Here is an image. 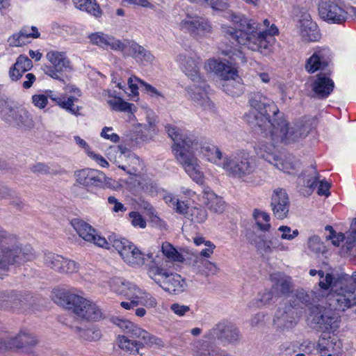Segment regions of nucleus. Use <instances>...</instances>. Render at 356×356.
I'll return each mask as SVG.
<instances>
[{
    "mask_svg": "<svg viewBox=\"0 0 356 356\" xmlns=\"http://www.w3.org/2000/svg\"><path fill=\"white\" fill-rule=\"evenodd\" d=\"M129 336H119L118 338V346L130 354H140V349L143 348V343L140 341L131 340Z\"/></svg>",
    "mask_w": 356,
    "mask_h": 356,
    "instance_id": "a19ab883",
    "label": "nucleus"
},
{
    "mask_svg": "<svg viewBox=\"0 0 356 356\" xmlns=\"http://www.w3.org/2000/svg\"><path fill=\"white\" fill-rule=\"evenodd\" d=\"M309 309L311 311L308 317L309 321H310L312 323L317 325L318 328H320V325L322 324L324 316L327 311L325 309L323 310L316 306L311 308L309 307Z\"/></svg>",
    "mask_w": 356,
    "mask_h": 356,
    "instance_id": "5fc2aeb1",
    "label": "nucleus"
},
{
    "mask_svg": "<svg viewBox=\"0 0 356 356\" xmlns=\"http://www.w3.org/2000/svg\"><path fill=\"white\" fill-rule=\"evenodd\" d=\"M120 48L116 49V51H120L124 56H131L135 60L139 56L140 51L144 49V47L133 40L127 39L120 40Z\"/></svg>",
    "mask_w": 356,
    "mask_h": 356,
    "instance_id": "e433bc0d",
    "label": "nucleus"
},
{
    "mask_svg": "<svg viewBox=\"0 0 356 356\" xmlns=\"http://www.w3.org/2000/svg\"><path fill=\"white\" fill-rule=\"evenodd\" d=\"M356 287L349 284L347 279L334 281L332 289L326 296V302L332 310L343 312L356 305Z\"/></svg>",
    "mask_w": 356,
    "mask_h": 356,
    "instance_id": "6e6552de",
    "label": "nucleus"
},
{
    "mask_svg": "<svg viewBox=\"0 0 356 356\" xmlns=\"http://www.w3.org/2000/svg\"><path fill=\"white\" fill-rule=\"evenodd\" d=\"M198 60L195 54L186 52L180 54L177 58L186 75L197 83L187 88L191 98L203 110L212 111L213 105L207 96V86L199 74Z\"/></svg>",
    "mask_w": 356,
    "mask_h": 356,
    "instance_id": "39448f33",
    "label": "nucleus"
},
{
    "mask_svg": "<svg viewBox=\"0 0 356 356\" xmlns=\"http://www.w3.org/2000/svg\"><path fill=\"white\" fill-rule=\"evenodd\" d=\"M77 101V98L74 96H70L67 99H60V102L58 106L70 113L78 115H79V111L81 107L74 105V102Z\"/></svg>",
    "mask_w": 356,
    "mask_h": 356,
    "instance_id": "603ef678",
    "label": "nucleus"
},
{
    "mask_svg": "<svg viewBox=\"0 0 356 356\" xmlns=\"http://www.w3.org/2000/svg\"><path fill=\"white\" fill-rule=\"evenodd\" d=\"M225 17L238 25L237 28L224 24L221 26L222 31L228 40L264 56L271 52L275 42L274 36L279 34L275 24H270L268 19L259 23L231 11L226 13Z\"/></svg>",
    "mask_w": 356,
    "mask_h": 356,
    "instance_id": "f257e3e1",
    "label": "nucleus"
},
{
    "mask_svg": "<svg viewBox=\"0 0 356 356\" xmlns=\"http://www.w3.org/2000/svg\"><path fill=\"white\" fill-rule=\"evenodd\" d=\"M40 33L37 27L26 26L17 33L13 34L8 42L11 46L20 47L30 42L31 38H38Z\"/></svg>",
    "mask_w": 356,
    "mask_h": 356,
    "instance_id": "c756f323",
    "label": "nucleus"
},
{
    "mask_svg": "<svg viewBox=\"0 0 356 356\" xmlns=\"http://www.w3.org/2000/svg\"><path fill=\"white\" fill-rule=\"evenodd\" d=\"M117 153L121 159H124L126 164L118 167L129 171V173H140L144 168V163L135 154L131 152L129 149L122 146L117 147Z\"/></svg>",
    "mask_w": 356,
    "mask_h": 356,
    "instance_id": "b1692460",
    "label": "nucleus"
},
{
    "mask_svg": "<svg viewBox=\"0 0 356 356\" xmlns=\"http://www.w3.org/2000/svg\"><path fill=\"white\" fill-rule=\"evenodd\" d=\"M115 249L129 266H141L145 263V254L137 246H116Z\"/></svg>",
    "mask_w": 356,
    "mask_h": 356,
    "instance_id": "393cba45",
    "label": "nucleus"
},
{
    "mask_svg": "<svg viewBox=\"0 0 356 356\" xmlns=\"http://www.w3.org/2000/svg\"><path fill=\"white\" fill-rule=\"evenodd\" d=\"M115 324L129 337L139 339L143 348H161L164 346L163 341L159 337L142 329L138 325L127 319H117Z\"/></svg>",
    "mask_w": 356,
    "mask_h": 356,
    "instance_id": "ddd939ff",
    "label": "nucleus"
},
{
    "mask_svg": "<svg viewBox=\"0 0 356 356\" xmlns=\"http://www.w3.org/2000/svg\"><path fill=\"white\" fill-rule=\"evenodd\" d=\"M141 81H143L135 76H131L128 79L129 88L131 90V93H129V95L131 97L133 100L136 101L138 99V85L140 84V86H141Z\"/></svg>",
    "mask_w": 356,
    "mask_h": 356,
    "instance_id": "052dcab7",
    "label": "nucleus"
},
{
    "mask_svg": "<svg viewBox=\"0 0 356 356\" xmlns=\"http://www.w3.org/2000/svg\"><path fill=\"white\" fill-rule=\"evenodd\" d=\"M314 293L313 292L308 293L303 289H298L296 293L297 300L307 307L312 305V302L314 301Z\"/></svg>",
    "mask_w": 356,
    "mask_h": 356,
    "instance_id": "680f3d73",
    "label": "nucleus"
},
{
    "mask_svg": "<svg viewBox=\"0 0 356 356\" xmlns=\"http://www.w3.org/2000/svg\"><path fill=\"white\" fill-rule=\"evenodd\" d=\"M318 175L315 172V175L312 180H308L307 186L311 188L318 186L317 193L319 195H325L328 197L330 195V185L325 180L318 181Z\"/></svg>",
    "mask_w": 356,
    "mask_h": 356,
    "instance_id": "de8ad7c7",
    "label": "nucleus"
},
{
    "mask_svg": "<svg viewBox=\"0 0 356 356\" xmlns=\"http://www.w3.org/2000/svg\"><path fill=\"white\" fill-rule=\"evenodd\" d=\"M184 256L179 252L175 246H161L157 252H149L145 254V265L149 275L156 282L160 280L156 276L165 275L168 272L165 267L168 262H183Z\"/></svg>",
    "mask_w": 356,
    "mask_h": 356,
    "instance_id": "0eeeda50",
    "label": "nucleus"
},
{
    "mask_svg": "<svg viewBox=\"0 0 356 356\" xmlns=\"http://www.w3.org/2000/svg\"><path fill=\"white\" fill-rule=\"evenodd\" d=\"M0 115L6 122L23 130H30L35 126L32 114L25 107L13 106L3 99L0 100Z\"/></svg>",
    "mask_w": 356,
    "mask_h": 356,
    "instance_id": "9b49d317",
    "label": "nucleus"
},
{
    "mask_svg": "<svg viewBox=\"0 0 356 356\" xmlns=\"http://www.w3.org/2000/svg\"><path fill=\"white\" fill-rule=\"evenodd\" d=\"M339 252L343 257L349 258L356 262V246H340Z\"/></svg>",
    "mask_w": 356,
    "mask_h": 356,
    "instance_id": "774afa93",
    "label": "nucleus"
},
{
    "mask_svg": "<svg viewBox=\"0 0 356 356\" xmlns=\"http://www.w3.org/2000/svg\"><path fill=\"white\" fill-rule=\"evenodd\" d=\"M158 284L166 291L172 294H180L186 291L187 284L186 280L177 273L168 272L161 276V280Z\"/></svg>",
    "mask_w": 356,
    "mask_h": 356,
    "instance_id": "5701e85b",
    "label": "nucleus"
},
{
    "mask_svg": "<svg viewBox=\"0 0 356 356\" xmlns=\"http://www.w3.org/2000/svg\"><path fill=\"white\" fill-rule=\"evenodd\" d=\"M90 44L96 45L101 49H111L113 51L120 48V39L103 32H95L90 33L88 37Z\"/></svg>",
    "mask_w": 356,
    "mask_h": 356,
    "instance_id": "cd10ccee",
    "label": "nucleus"
},
{
    "mask_svg": "<svg viewBox=\"0 0 356 356\" xmlns=\"http://www.w3.org/2000/svg\"><path fill=\"white\" fill-rule=\"evenodd\" d=\"M34 257L31 246H0V278L8 270L9 266L14 264H23Z\"/></svg>",
    "mask_w": 356,
    "mask_h": 356,
    "instance_id": "f8f14e48",
    "label": "nucleus"
},
{
    "mask_svg": "<svg viewBox=\"0 0 356 356\" xmlns=\"http://www.w3.org/2000/svg\"><path fill=\"white\" fill-rule=\"evenodd\" d=\"M120 48L116 49V51H120L124 56H131L135 60L139 56L140 51L144 49V47L133 40L127 39L120 40Z\"/></svg>",
    "mask_w": 356,
    "mask_h": 356,
    "instance_id": "58836bf2",
    "label": "nucleus"
},
{
    "mask_svg": "<svg viewBox=\"0 0 356 356\" xmlns=\"http://www.w3.org/2000/svg\"><path fill=\"white\" fill-rule=\"evenodd\" d=\"M52 300L57 305L73 309L74 313L81 319L97 321L102 318V311L95 302L65 289L54 290Z\"/></svg>",
    "mask_w": 356,
    "mask_h": 356,
    "instance_id": "423d86ee",
    "label": "nucleus"
},
{
    "mask_svg": "<svg viewBox=\"0 0 356 356\" xmlns=\"http://www.w3.org/2000/svg\"><path fill=\"white\" fill-rule=\"evenodd\" d=\"M138 187L144 193L154 195L157 193L156 184L147 176L139 177L136 180Z\"/></svg>",
    "mask_w": 356,
    "mask_h": 356,
    "instance_id": "49530a36",
    "label": "nucleus"
},
{
    "mask_svg": "<svg viewBox=\"0 0 356 356\" xmlns=\"http://www.w3.org/2000/svg\"><path fill=\"white\" fill-rule=\"evenodd\" d=\"M57 272L60 273H73L78 271L79 264L74 261L63 257Z\"/></svg>",
    "mask_w": 356,
    "mask_h": 356,
    "instance_id": "6e6d98bb",
    "label": "nucleus"
},
{
    "mask_svg": "<svg viewBox=\"0 0 356 356\" xmlns=\"http://www.w3.org/2000/svg\"><path fill=\"white\" fill-rule=\"evenodd\" d=\"M186 218L194 222H202L207 218V211L201 207H190Z\"/></svg>",
    "mask_w": 356,
    "mask_h": 356,
    "instance_id": "8fccbe9b",
    "label": "nucleus"
},
{
    "mask_svg": "<svg viewBox=\"0 0 356 356\" xmlns=\"http://www.w3.org/2000/svg\"><path fill=\"white\" fill-rule=\"evenodd\" d=\"M336 339L337 338L334 336H332L330 332H323L317 343V349L319 350L320 354H325L326 352H334V346L336 345Z\"/></svg>",
    "mask_w": 356,
    "mask_h": 356,
    "instance_id": "37998d69",
    "label": "nucleus"
},
{
    "mask_svg": "<svg viewBox=\"0 0 356 356\" xmlns=\"http://www.w3.org/2000/svg\"><path fill=\"white\" fill-rule=\"evenodd\" d=\"M104 95L108 97L106 100L108 104L113 111L120 112H131L135 111V106L133 104L124 101L121 97L115 95V91L107 90L104 91Z\"/></svg>",
    "mask_w": 356,
    "mask_h": 356,
    "instance_id": "473e14b6",
    "label": "nucleus"
},
{
    "mask_svg": "<svg viewBox=\"0 0 356 356\" xmlns=\"http://www.w3.org/2000/svg\"><path fill=\"white\" fill-rule=\"evenodd\" d=\"M330 57V50L327 47H317L312 56L307 60L305 68L311 73L327 65Z\"/></svg>",
    "mask_w": 356,
    "mask_h": 356,
    "instance_id": "bb28decb",
    "label": "nucleus"
},
{
    "mask_svg": "<svg viewBox=\"0 0 356 356\" xmlns=\"http://www.w3.org/2000/svg\"><path fill=\"white\" fill-rule=\"evenodd\" d=\"M259 128L263 136L267 140H270L271 142L269 144L266 141L260 142L256 149L257 155L284 172L290 175L296 174L300 166L299 160L291 155L284 156L283 157L280 156L275 152V145L279 143H290L306 136L309 132L308 127L302 122V128L301 130L305 131L304 134L296 137L294 140H291L290 141L282 140L279 142H275L270 138V131L272 128H269L268 127H262Z\"/></svg>",
    "mask_w": 356,
    "mask_h": 356,
    "instance_id": "20e7f679",
    "label": "nucleus"
},
{
    "mask_svg": "<svg viewBox=\"0 0 356 356\" xmlns=\"http://www.w3.org/2000/svg\"><path fill=\"white\" fill-rule=\"evenodd\" d=\"M318 13L323 20L330 24H341L348 18V12L339 0H320Z\"/></svg>",
    "mask_w": 356,
    "mask_h": 356,
    "instance_id": "2eb2a0df",
    "label": "nucleus"
},
{
    "mask_svg": "<svg viewBox=\"0 0 356 356\" xmlns=\"http://www.w3.org/2000/svg\"><path fill=\"white\" fill-rule=\"evenodd\" d=\"M328 240L332 241V245H339L345 241L347 245H356V218L351 222L350 229L346 234L336 232Z\"/></svg>",
    "mask_w": 356,
    "mask_h": 356,
    "instance_id": "f704fd0d",
    "label": "nucleus"
},
{
    "mask_svg": "<svg viewBox=\"0 0 356 356\" xmlns=\"http://www.w3.org/2000/svg\"><path fill=\"white\" fill-rule=\"evenodd\" d=\"M131 225L135 227L141 229L145 228L147 223L143 217L136 211H132L129 213Z\"/></svg>",
    "mask_w": 356,
    "mask_h": 356,
    "instance_id": "338daca9",
    "label": "nucleus"
},
{
    "mask_svg": "<svg viewBox=\"0 0 356 356\" xmlns=\"http://www.w3.org/2000/svg\"><path fill=\"white\" fill-rule=\"evenodd\" d=\"M333 81L324 73H320L316 76L312 85L314 92L321 98L327 97L334 88Z\"/></svg>",
    "mask_w": 356,
    "mask_h": 356,
    "instance_id": "7c9ffc66",
    "label": "nucleus"
},
{
    "mask_svg": "<svg viewBox=\"0 0 356 356\" xmlns=\"http://www.w3.org/2000/svg\"><path fill=\"white\" fill-rule=\"evenodd\" d=\"M17 243H19V241L17 235L7 232L0 227V243L9 245Z\"/></svg>",
    "mask_w": 356,
    "mask_h": 356,
    "instance_id": "e2e57ef3",
    "label": "nucleus"
},
{
    "mask_svg": "<svg viewBox=\"0 0 356 356\" xmlns=\"http://www.w3.org/2000/svg\"><path fill=\"white\" fill-rule=\"evenodd\" d=\"M76 183L88 190L93 188H103L106 184L105 174L98 170L84 168L75 172Z\"/></svg>",
    "mask_w": 356,
    "mask_h": 356,
    "instance_id": "f3484780",
    "label": "nucleus"
},
{
    "mask_svg": "<svg viewBox=\"0 0 356 356\" xmlns=\"http://www.w3.org/2000/svg\"><path fill=\"white\" fill-rule=\"evenodd\" d=\"M16 67L20 70V72L26 73L33 66L32 60L25 55H19L15 63Z\"/></svg>",
    "mask_w": 356,
    "mask_h": 356,
    "instance_id": "bf43d9fd",
    "label": "nucleus"
},
{
    "mask_svg": "<svg viewBox=\"0 0 356 356\" xmlns=\"http://www.w3.org/2000/svg\"><path fill=\"white\" fill-rule=\"evenodd\" d=\"M222 86L223 90L232 97L240 96L243 92V80L240 76L233 79Z\"/></svg>",
    "mask_w": 356,
    "mask_h": 356,
    "instance_id": "c03bdc74",
    "label": "nucleus"
},
{
    "mask_svg": "<svg viewBox=\"0 0 356 356\" xmlns=\"http://www.w3.org/2000/svg\"><path fill=\"white\" fill-rule=\"evenodd\" d=\"M181 132L183 134H186L188 137H193L195 142L197 143V149L192 148L191 147L188 148L193 153H194L195 150H198L203 159L222 168L225 156L222 155L221 150L216 145L209 143H199L193 135L181 129ZM189 144L191 145V143Z\"/></svg>",
    "mask_w": 356,
    "mask_h": 356,
    "instance_id": "a211bd4d",
    "label": "nucleus"
},
{
    "mask_svg": "<svg viewBox=\"0 0 356 356\" xmlns=\"http://www.w3.org/2000/svg\"><path fill=\"white\" fill-rule=\"evenodd\" d=\"M298 29L302 38L305 41L316 42L321 38L318 25L312 20L310 14L307 11L301 12Z\"/></svg>",
    "mask_w": 356,
    "mask_h": 356,
    "instance_id": "aec40b11",
    "label": "nucleus"
},
{
    "mask_svg": "<svg viewBox=\"0 0 356 356\" xmlns=\"http://www.w3.org/2000/svg\"><path fill=\"white\" fill-rule=\"evenodd\" d=\"M274 292L269 290H264L262 293L259 294L258 300H257V306L258 307H261L262 306H265L272 302H274L275 298L277 296H275Z\"/></svg>",
    "mask_w": 356,
    "mask_h": 356,
    "instance_id": "4d7b16f0",
    "label": "nucleus"
},
{
    "mask_svg": "<svg viewBox=\"0 0 356 356\" xmlns=\"http://www.w3.org/2000/svg\"><path fill=\"white\" fill-rule=\"evenodd\" d=\"M277 230L281 232V238L289 241L295 238L299 234L298 229L291 230L288 226H280Z\"/></svg>",
    "mask_w": 356,
    "mask_h": 356,
    "instance_id": "69168bd1",
    "label": "nucleus"
},
{
    "mask_svg": "<svg viewBox=\"0 0 356 356\" xmlns=\"http://www.w3.org/2000/svg\"><path fill=\"white\" fill-rule=\"evenodd\" d=\"M120 48L116 49V51H120L124 56H131L135 60L139 56L140 51L144 49V47L133 40L127 39L120 40Z\"/></svg>",
    "mask_w": 356,
    "mask_h": 356,
    "instance_id": "4c0bfd02",
    "label": "nucleus"
},
{
    "mask_svg": "<svg viewBox=\"0 0 356 356\" xmlns=\"http://www.w3.org/2000/svg\"><path fill=\"white\" fill-rule=\"evenodd\" d=\"M63 261V257L53 252H46L44 257V264L46 266L57 271L60 262Z\"/></svg>",
    "mask_w": 356,
    "mask_h": 356,
    "instance_id": "864d4df0",
    "label": "nucleus"
},
{
    "mask_svg": "<svg viewBox=\"0 0 356 356\" xmlns=\"http://www.w3.org/2000/svg\"><path fill=\"white\" fill-rule=\"evenodd\" d=\"M166 131L168 136L174 141L172 145V152L178 162L184 168L187 175L197 184H202L204 179V175L202 172L199 161L193 156V153L188 149L191 147L196 148L197 143L195 142L193 137H188L186 134L181 132V129L168 125L166 127Z\"/></svg>",
    "mask_w": 356,
    "mask_h": 356,
    "instance_id": "7ed1b4c3",
    "label": "nucleus"
},
{
    "mask_svg": "<svg viewBox=\"0 0 356 356\" xmlns=\"http://www.w3.org/2000/svg\"><path fill=\"white\" fill-rule=\"evenodd\" d=\"M298 321V316L296 309L291 305H285L278 308L273 321L277 327L285 330L294 327Z\"/></svg>",
    "mask_w": 356,
    "mask_h": 356,
    "instance_id": "4be33fe9",
    "label": "nucleus"
},
{
    "mask_svg": "<svg viewBox=\"0 0 356 356\" xmlns=\"http://www.w3.org/2000/svg\"><path fill=\"white\" fill-rule=\"evenodd\" d=\"M125 293L131 294V296H125L128 299L137 300L143 298V292L138 286L130 283L126 284Z\"/></svg>",
    "mask_w": 356,
    "mask_h": 356,
    "instance_id": "0e129e2a",
    "label": "nucleus"
},
{
    "mask_svg": "<svg viewBox=\"0 0 356 356\" xmlns=\"http://www.w3.org/2000/svg\"><path fill=\"white\" fill-rule=\"evenodd\" d=\"M323 320L320 329L325 332H334L339 327V316L327 311Z\"/></svg>",
    "mask_w": 356,
    "mask_h": 356,
    "instance_id": "a18cd8bd",
    "label": "nucleus"
},
{
    "mask_svg": "<svg viewBox=\"0 0 356 356\" xmlns=\"http://www.w3.org/2000/svg\"><path fill=\"white\" fill-rule=\"evenodd\" d=\"M249 104L253 112L256 125L259 127H268L270 138L275 142L294 140L304 134L302 131V122H298L289 127L286 120L280 118L279 108L275 102L261 92H252L249 98Z\"/></svg>",
    "mask_w": 356,
    "mask_h": 356,
    "instance_id": "f03ea898",
    "label": "nucleus"
},
{
    "mask_svg": "<svg viewBox=\"0 0 356 356\" xmlns=\"http://www.w3.org/2000/svg\"><path fill=\"white\" fill-rule=\"evenodd\" d=\"M272 290L277 296H286L293 290L291 277L280 273L270 275Z\"/></svg>",
    "mask_w": 356,
    "mask_h": 356,
    "instance_id": "c85d7f7f",
    "label": "nucleus"
},
{
    "mask_svg": "<svg viewBox=\"0 0 356 356\" xmlns=\"http://www.w3.org/2000/svg\"><path fill=\"white\" fill-rule=\"evenodd\" d=\"M74 6L80 10L87 12L90 15L99 17L102 10L95 0H72Z\"/></svg>",
    "mask_w": 356,
    "mask_h": 356,
    "instance_id": "ea45409f",
    "label": "nucleus"
},
{
    "mask_svg": "<svg viewBox=\"0 0 356 356\" xmlns=\"http://www.w3.org/2000/svg\"><path fill=\"white\" fill-rule=\"evenodd\" d=\"M222 168L233 178L244 180L255 170V164L250 153L238 150L225 156Z\"/></svg>",
    "mask_w": 356,
    "mask_h": 356,
    "instance_id": "1a4fd4ad",
    "label": "nucleus"
},
{
    "mask_svg": "<svg viewBox=\"0 0 356 356\" xmlns=\"http://www.w3.org/2000/svg\"><path fill=\"white\" fill-rule=\"evenodd\" d=\"M212 331L225 345H236L241 342V334L238 328L232 323H220Z\"/></svg>",
    "mask_w": 356,
    "mask_h": 356,
    "instance_id": "412c9836",
    "label": "nucleus"
},
{
    "mask_svg": "<svg viewBox=\"0 0 356 356\" xmlns=\"http://www.w3.org/2000/svg\"><path fill=\"white\" fill-rule=\"evenodd\" d=\"M47 60L51 66H45L44 72L50 77L62 81L60 74L72 70V65L65 51L50 50L46 54Z\"/></svg>",
    "mask_w": 356,
    "mask_h": 356,
    "instance_id": "4468645a",
    "label": "nucleus"
},
{
    "mask_svg": "<svg viewBox=\"0 0 356 356\" xmlns=\"http://www.w3.org/2000/svg\"><path fill=\"white\" fill-rule=\"evenodd\" d=\"M222 54L229 56L235 63L232 64L229 61H222L216 59H209L205 64L207 70L214 72L218 76L225 81H230L239 76L237 67L235 66L236 63H245L247 60L241 50L234 51H223Z\"/></svg>",
    "mask_w": 356,
    "mask_h": 356,
    "instance_id": "9d476101",
    "label": "nucleus"
},
{
    "mask_svg": "<svg viewBox=\"0 0 356 356\" xmlns=\"http://www.w3.org/2000/svg\"><path fill=\"white\" fill-rule=\"evenodd\" d=\"M193 266L206 276L215 275L220 270L215 263L211 262L207 259L200 258V256H195Z\"/></svg>",
    "mask_w": 356,
    "mask_h": 356,
    "instance_id": "c9c22d12",
    "label": "nucleus"
},
{
    "mask_svg": "<svg viewBox=\"0 0 356 356\" xmlns=\"http://www.w3.org/2000/svg\"><path fill=\"white\" fill-rule=\"evenodd\" d=\"M257 227L261 231H268L270 227V216L262 211L255 209L253 212Z\"/></svg>",
    "mask_w": 356,
    "mask_h": 356,
    "instance_id": "09e8293b",
    "label": "nucleus"
},
{
    "mask_svg": "<svg viewBox=\"0 0 356 356\" xmlns=\"http://www.w3.org/2000/svg\"><path fill=\"white\" fill-rule=\"evenodd\" d=\"M202 203L208 207L209 210L215 213H221L225 209V202L221 197L209 188L204 190L202 195Z\"/></svg>",
    "mask_w": 356,
    "mask_h": 356,
    "instance_id": "2f4dec72",
    "label": "nucleus"
},
{
    "mask_svg": "<svg viewBox=\"0 0 356 356\" xmlns=\"http://www.w3.org/2000/svg\"><path fill=\"white\" fill-rule=\"evenodd\" d=\"M177 28L194 37H204L212 31V26L205 18L187 15L177 23Z\"/></svg>",
    "mask_w": 356,
    "mask_h": 356,
    "instance_id": "dca6fc26",
    "label": "nucleus"
},
{
    "mask_svg": "<svg viewBox=\"0 0 356 356\" xmlns=\"http://www.w3.org/2000/svg\"><path fill=\"white\" fill-rule=\"evenodd\" d=\"M26 305V301L22 294L10 291L9 298V309H10L14 311H20L24 309V306Z\"/></svg>",
    "mask_w": 356,
    "mask_h": 356,
    "instance_id": "3c124183",
    "label": "nucleus"
},
{
    "mask_svg": "<svg viewBox=\"0 0 356 356\" xmlns=\"http://www.w3.org/2000/svg\"><path fill=\"white\" fill-rule=\"evenodd\" d=\"M271 207L275 216L279 219L286 217L289 202L286 191L281 188L274 191L271 198Z\"/></svg>",
    "mask_w": 356,
    "mask_h": 356,
    "instance_id": "a878e982",
    "label": "nucleus"
},
{
    "mask_svg": "<svg viewBox=\"0 0 356 356\" xmlns=\"http://www.w3.org/2000/svg\"><path fill=\"white\" fill-rule=\"evenodd\" d=\"M197 356H234L227 353H220L218 350L204 341H198L195 348Z\"/></svg>",
    "mask_w": 356,
    "mask_h": 356,
    "instance_id": "79ce46f5",
    "label": "nucleus"
},
{
    "mask_svg": "<svg viewBox=\"0 0 356 356\" xmlns=\"http://www.w3.org/2000/svg\"><path fill=\"white\" fill-rule=\"evenodd\" d=\"M111 289L115 293L122 296H131L129 293H125L126 284L119 278L111 279L109 282Z\"/></svg>",
    "mask_w": 356,
    "mask_h": 356,
    "instance_id": "13d9d810",
    "label": "nucleus"
},
{
    "mask_svg": "<svg viewBox=\"0 0 356 356\" xmlns=\"http://www.w3.org/2000/svg\"><path fill=\"white\" fill-rule=\"evenodd\" d=\"M70 224L84 241L94 243V245H103L106 243V238L100 236L95 229L83 220L74 218L71 220Z\"/></svg>",
    "mask_w": 356,
    "mask_h": 356,
    "instance_id": "6ab92c4d",
    "label": "nucleus"
},
{
    "mask_svg": "<svg viewBox=\"0 0 356 356\" xmlns=\"http://www.w3.org/2000/svg\"><path fill=\"white\" fill-rule=\"evenodd\" d=\"M10 350L33 347L38 344V339L32 333L21 332L16 337L8 340Z\"/></svg>",
    "mask_w": 356,
    "mask_h": 356,
    "instance_id": "72a5a7b5",
    "label": "nucleus"
}]
</instances>
